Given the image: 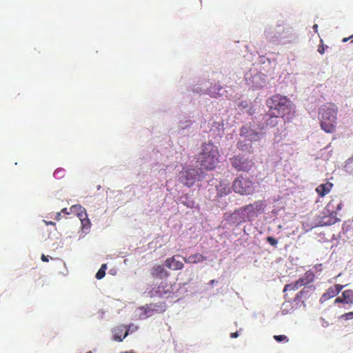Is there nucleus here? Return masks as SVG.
Segmentation results:
<instances>
[{
	"label": "nucleus",
	"mask_w": 353,
	"mask_h": 353,
	"mask_svg": "<svg viewBox=\"0 0 353 353\" xmlns=\"http://www.w3.org/2000/svg\"><path fill=\"white\" fill-rule=\"evenodd\" d=\"M320 42H321V43L318 47V52L320 54H323L325 52V47L323 45V41L322 39L320 40Z\"/></svg>",
	"instance_id": "7c9ffc66"
},
{
	"label": "nucleus",
	"mask_w": 353,
	"mask_h": 353,
	"mask_svg": "<svg viewBox=\"0 0 353 353\" xmlns=\"http://www.w3.org/2000/svg\"><path fill=\"white\" fill-rule=\"evenodd\" d=\"M301 287L302 286L300 284L299 281L297 280L294 283H291L285 285L283 289V292H285L287 291H295Z\"/></svg>",
	"instance_id": "5701e85b"
},
{
	"label": "nucleus",
	"mask_w": 353,
	"mask_h": 353,
	"mask_svg": "<svg viewBox=\"0 0 353 353\" xmlns=\"http://www.w3.org/2000/svg\"><path fill=\"white\" fill-rule=\"evenodd\" d=\"M232 166L238 172H248L254 166L252 159L244 155H237L230 159Z\"/></svg>",
	"instance_id": "423d86ee"
},
{
	"label": "nucleus",
	"mask_w": 353,
	"mask_h": 353,
	"mask_svg": "<svg viewBox=\"0 0 353 353\" xmlns=\"http://www.w3.org/2000/svg\"><path fill=\"white\" fill-rule=\"evenodd\" d=\"M114 341L121 342L129 334V328H127L125 325H121L116 327L113 330Z\"/></svg>",
	"instance_id": "9b49d317"
},
{
	"label": "nucleus",
	"mask_w": 353,
	"mask_h": 353,
	"mask_svg": "<svg viewBox=\"0 0 353 353\" xmlns=\"http://www.w3.org/2000/svg\"><path fill=\"white\" fill-rule=\"evenodd\" d=\"M150 274L154 279H166L169 276V272L162 265H155L150 270Z\"/></svg>",
	"instance_id": "9d476101"
},
{
	"label": "nucleus",
	"mask_w": 353,
	"mask_h": 353,
	"mask_svg": "<svg viewBox=\"0 0 353 353\" xmlns=\"http://www.w3.org/2000/svg\"><path fill=\"white\" fill-rule=\"evenodd\" d=\"M276 32L278 35H275L276 40L278 39H288L291 41L293 37V34L290 28H285L283 26L279 25L276 28Z\"/></svg>",
	"instance_id": "f8f14e48"
},
{
	"label": "nucleus",
	"mask_w": 353,
	"mask_h": 353,
	"mask_svg": "<svg viewBox=\"0 0 353 353\" xmlns=\"http://www.w3.org/2000/svg\"><path fill=\"white\" fill-rule=\"evenodd\" d=\"M70 210L71 214H76L79 219L82 218H85V215H87L86 211L84 208L79 205H74L70 208Z\"/></svg>",
	"instance_id": "aec40b11"
},
{
	"label": "nucleus",
	"mask_w": 353,
	"mask_h": 353,
	"mask_svg": "<svg viewBox=\"0 0 353 353\" xmlns=\"http://www.w3.org/2000/svg\"><path fill=\"white\" fill-rule=\"evenodd\" d=\"M279 115L266 114L264 116L263 119L265 121L266 127L274 128L279 123Z\"/></svg>",
	"instance_id": "6ab92c4d"
},
{
	"label": "nucleus",
	"mask_w": 353,
	"mask_h": 353,
	"mask_svg": "<svg viewBox=\"0 0 353 353\" xmlns=\"http://www.w3.org/2000/svg\"><path fill=\"white\" fill-rule=\"evenodd\" d=\"M148 309L149 310L148 312H150V310H154V306L153 305H151L147 307L145 310H148ZM146 312L148 313V310H146Z\"/></svg>",
	"instance_id": "ea45409f"
},
{
	"label": "nucleus",
	"mask_w": 353,
	"mask_h": 353,
	"mask_svg": "<svg viewBox=\"0 0 353 353\" xmlns=\"http://www.w3.org/2000/svg\"><path fill=\"white\" fill-rule=\"evenodd\" d=\"M334 202H335L334 200H332L331 201H330L328 203V204L327 205V208H334Z\"/></svg>",
	"instance_id": "c9c22d12"
},
{
	"label": "nucleus",
	"mask_w": 353,
	"mask_h": 353,
	"mask_svg": "<svg viewBox=\"0 0 353 353\" xmlns=\"http://www.w3.org/2000/svg\"><path fill=\"white\" fill-rule=\"evenodd\" d=\"M61 213H64V214H71V212H68L67 208H63L61 210V211L60 212Z\"/></svg>",
	"instance_id": "58836bf2"
},
{
	"label": "nucleus",
	"mask_w": 353,
	"mask_h": 353,
	"mask_svg": "<svg viewBox=\"0 0 353 353\" xmlns=\"http://www.w3.org/2000/svg\"><path fill=\"white\" fill-rule=\"evenodd\" d=\"M183 259L186 263H199L205 261L207 258L201 254L196 253L188 257H183Z\"/></svg>",
	"instance_id": "dca6fc26"
},
{
	"label": "nucleus",
	"mask_w": 353,
	"mask_h": 353,
	"mask_svg": "<svg viewBox=\"0 0 353 353\" xmlns=\"http://www.w3.org/2000/svg\"><path fill=\"white\" fill-rule=\"evenodd\" d=\"M266 205L264 201L259 200L239 208L236 212L241 215L244 221H251L254 217L263 212Z\"/></svg>",
	"instance_id": "20e7f679"
},
{
	"label": "nucleus",
	"mask_w": 353,
	"mask_h": 353,
	"mask_svg": "<svg viewBox=\"0 0 353 353\" xmlns=\"http://www.w3.org/2000/svg\"><path fill=\"white\" fill-rule=\"evenodd\" d=\"M274 339L278 342L288 341V337L285 335H274Z\"/></svg>",
	"instance_id": "bb28decb"
},
{
	"label": "nucleus",
	"mask_w": 353,
	"mask_h": 353,
	"mask_svg": "<svg viewBox=\"0 0 353 353\" xmlns=\"http://www.w3.org/2000/svg\"><path fill=\"white\" fill-rule=\"evenodd\" d=\"M321 264H319L317 265H315L314 268L316 269L317 270H321Z\"/></svg>",
	"instance_id": "37998d69"
},
{
	"label": "nucleus",
	"mask_w": 353,
	"mask_h": 353,
	"mask_svg": "<svg viewBox=\"0 0 353 353\" xmlns=\"http://www.w3.org/2000/svg\"><path fill=\"white\" fill-rule=\"evenodd\" d=\"M232 188L236 193L241 195H249L254 192V183L249 178L239 176L232 183Z\"/></svg>",
	"instance_id": "39448f33"
},
{
	"label": "nucleus",
	"mask_w": 353,
	"mask_h": 353,
	"mask_svg": "<svg viewBox=\"0 0 353 353\" xmlns=\"http://www.w3.org/2000/svg\"><path fill=\"white\" fill-rule=\"evenodd\" d=\"M81 221L82 227L83 229H89L90 227V220L88 219V215H85V218L79 219Z\"/></svg>",
	"instance_id": "393cba45"
},
{
	"label": "nucleus",
	"mask_w": 353,
	"mask_h": 353,
	"mask_svg": "<svg viewBox=\"0 0 353 353\" xmlns=\"http://www.w3.org/2000/svg\"><path fill=\"white\" fill-rule=\"evenodd\" d=\"M221 90H222V87L221 86H219V85H214L210 87L208 89V94L212 97L216 98V97H219L221 95L219 92Z\"/></svg>",
	"instance_id": "4be33fe9"
},
{
	"label": "nucleus",
	"mask_w": 353,
	"mask_h": 353,
	"mask_svg": "<svg viewBox=\"0 0 353 353\" xmlns=\"http://www.w3.org/2000/svg\"><path fill=\"white\" fill-rule=\"evenodd\" d=\"M185 201H183V205L190 208H194L195 202L193 200L188 199V196H185Z\"/></svg>",
	"instance_id": "a878e982"
},
{
	"label": "nucleus",
	"mask_w": 353,
	"mask_h": 353,
	"mask_svg": "<svg viewBox=\"0 0 353 353\" xmlns=\"http://www.w3.org/2000/svg\"><path fill=\"white\" fill-rule=\"evenodd\" d=\"M236 147L238 149H239L240 150H243V151L245 150L248 148L247 145L245 143H244V142L242 141H239L237 142Z\"/></svg>",
	"instance_id": "cd10ccee"
},
{
	"label": "nucleus",
	"mask_w": 353,
	"mask_h": 353,
	"mask_svg": "<svg viewBox=\"0 0 353 353\" xmlns=\"http://www.w3.org/2000/svg\"><path fill=\"white\" fill-rule=\"evenodd\" d=\"M105 272H104V270H99L98 272H97L95 276L97 279H101L105 276Z\"/></svg>",
	"instance_id": "2f4dec72"
},
{
	"label": "nucleus",
	"mask_w": 353,
	"mask_h": 353,
	"mask_svg": "<svg viewBox=\"0 0 353 353\" xmlns=\"http://www.w3.org/2000/svg\"><path fill=\"white\" fill-rule=\"evenodd\" d=\"M341 319H343L345 320H350L353 319V312H349L347 313H345L344 314L341 315Z\"/></svg>",
	"instance_id": "c756f323"
},
{
	"label": "nucleus",
	"mask_w": 353,
	"mask_h": 353,
	"mask_svg": "<svg viewBox=\"0 0 353 353\" xmlns=\"http://www.w3.org/2000/svg\"><path fill=\"white\" fill-rule=\"evenodd\" d=\"M61 214V212H58V213L57 214V220H59V219H60Z\"/></svg>",
	"instance_id": "a18cd8bd"
},
{
	"label": "nucleus",
	"mask_w": 353,
	"mask_h": 353,
	"mask_svg": "<svg viewBox=\"0 0 353 353\" xmlns=\"http://www.w3.org/2000/svg\"><path fill=\"white\" fill-rule=\"evenodd\" d=\"M41 260L43 261V262H48L49 259H48V256H45L44 254H42L41 256Z\"/></svg>",
	"instance_id": "e433bc0d"
},
{
	"label": "nucleus",
	"mask_w": 353,
	"mask_h": 353,
	"mask_svg": "<svg viewBox=\"0 0 353 353\" xmlns=\"http://www.w3.org/2000/svg\"><path fill=\"white\" fill-rule=\"evenodd\" d=\"M339 294L333 287L329 288L327 291L323 294L322 298L324 300H327L329 299L333 298Z\"/></svg>",
	"instance_id": "b1692460"
},
{
	"label": "nucleus",
	"mask_w": 353,
	"mask_h": 353,
	"mask_svg": "<svg viewBox=\"0 0 353 353\" xmlns=\"http://www.w3.org/2000/svg\"><path fill=\"white\" fill-rule=\"evenodd\" d=\"M217 195L219 197H222L228 194L230 192V188L228 185L220 183L216 187Z\"/></svg>",
	"instance_id": "412c9836"
},
{
	"label": "nucleus",
	"mask_w": 353,
	"mask_h": 353,
	"mask_svg": "<svg viewBox=\"0 0 353 353\" xmlns=\"http://www.w3.org/2000/svg\"><path fill=\"white\" fill-rule=\"evenodd\" d=\"M338 221L336 212H332L328 216H323L321 218V223L323 225H331L336 223Z\"/></svg>",
	"instance_id": "a211bd4d"
},
{
	"label": "nucleus",
	"mask_w": 353,
	"mask_h": 353,
	"mask_svg": "<svg viewBox=\"0 0 353 353\" xmlns=\"http://www.w3.org/2000/svg\"><path fill=\"white\" fill-rule=\"evenodd\" d=\"M219 150L216 145L212 142L203 143L198 154L197 163L201 169L212 170L219 163Z\"/></svg>",
	"instance_id": "f03ea898"
},
{
	"label": "nucleus",
	"mask_w": 353,
	"mask_h": 353,
	"mask_svg": "<svg viewBox=\"0 0 353 353\" xmlns=\"http://www.w3.org/2000/svg\"><path fill=\"white\" fill-rule=\"evenodd\" d=\"M332 186L333 184L330 182H327L324 184H321L316 188V192H317L319 196L323 197L331 191Z\"/></svg>",
	"instance_id": "f3484780"
},
{
	"label": "nucleus",
	"mask_w": 353,
	"mask_h": 353,
	"mask_svg": "<svg viewBox=\"0 0 353 353\" xmlns=\"http://www.w3.org/2000/svg\"><path fill=\"white\" fill-rule=\"evenodd\" d=\"M239 336V333L238 332H232L230 334V337L231 338H236Z\"/></svg>",
	"instance_id": "4c0bfd02"
},
{
	"label": "nucleus",
	"mask_w": 353,
	"mask_h": 353,
	"mask_svg": "<svg viewBox=\"0 0 353 353\" xmlns=\"http://www.w3.org/2000/svg\"><path fill=\"white\" fill-rule=\"evenodd\" d=\"M338 112V107L333 103H326L319 109L320 126L325 132L332 134L336 131Z\"/></svg>",
	"instance_id": "7ed1b4c3"
},
{
	"label": "nucleus",
	"mask_w": 353,
	"mask_h": 353,
	"mask_svg": "<svg viewBox=\"0 0 353 353\" xmlns=\"http://www.w3.org/2000/svg\"><path fill=\"white\" fill-rule=\"evenodd\" d=\"M267 242H268L272 246H276L278 241L276 239L272 236H268L266 239Z\"/></svg>",
	"instance_id": "c85d7f7f"
},
{
	"label": "nucleus",
	"mask_w": 353,
	"mask_h": 353,
	"mask_svg": "<svg viewBox=\"0 0 353 353\" xmlns=\"http://www.w3.org/2000/svg\"><path fill=\"white\" fill-rule=\"evenodd\" d=\"M352 294H353V292L350 290L343 291L342 292L341 296H338L334 300V303H345L352 304L353 303Z\"/></svg>",
	"instance_id": "4468645a"
},
{
	"label": "nucleus",
	"mask_w": 353,
	"mask_h": 353,
	"mask_svg": "<svg viewBox=\"0 0 353 353\" xmlns=\"http://www.w3.org/2000/svg\"><path fill=\"white\" fill-rule=\"evenodd\" d=\"M343 203L341 201H339V203H336V210L335 211L336 212V211H339L342 209V207H343Z\"/></svg>",
	"instance_id": "72a5a7b5"
},
{
	"label": "nucleus",
	"mask_w": 353,
	"mask_h": 353,
	"mask_svg": "<svg viewBox=\"0 0 353 353\" xmlns=\"http://www.w3.org/2000/svg\"><path fill=\"white\" fill-rule=\"evenodd\" d=\"M344 287L345 285L341 284H336L334 286H333L334 290H336L338 294L343 290Z\"/></svg>",
	"instance_id": "473e14b6"
},
{
	"label": "nucleus",
	"mask_w": 353,
	"mask_h": 353,
	"mask_svg": "<svg viewBox=\"0 0 353 353\" xmlns=\"http://www.w3.org/2000/svg\"><path fill=\"white\" fill-rule=\"evenodd\" d=\"M164 264L166 268L172 270H181L184 268L183 263L176 260L175 256L166 259Z\"/></svg>",
	"instance_id": "ddd939ff"
},
{
	"label": "nucleus",
	"mask_w": 353,
	"mask_h": 353,
	"mask_svg": "<svg viewBox=\"0 0 353 353\" xmlns=\"http://www.w3.org/2000/svg\"><path fill=\"white\" fill-rule=\"evenodd\" d=\"M172 292L171 286L165 282H161L157 288H153L149 292L150 296H163L170 295Z\"/></svg>",
	"instance_id": "1a4fd4ad"
},
{
	"label": "nucleus",
	"mask_w": 353,
	"mask_h": 353,
	"mask_svg": "<svg viewBox=\"0 0 353 353\" xmlns=\"http://www.w3.org/2000/svg\"><path fill=\"white\" fill-rule=\"evenodd\" d=\"M85 353H92V352L91 351H88V352H87Z\"/></svg>",
	"instance_id": "49530a36"
},
{
	"label": "nucleus",
	"mask_w": 353,
	"mask_h": 353,
	"mask_svg": "<svg viewBox=\"0 0 353 353\" xmlns=\"http://www.w3.org/2000/svg\"><path fill=\"white\" fill-rule=\"evenodd\" d=\"M106 269H107V265L106 264H103L101 266L99 270H104V272H105Z\"/></svg>",
	"instance_id": "a19ab883"
},
{
	"label": "nucleus",
	"mask_w": 353,
	"mask_h": 353,
	"mask_svg": "<svg viewBox=\"0 0 353 353\" xmlns=\"http://www.w3.org/2000/svg\"><path fill=\"white\" fill-rule=\"evenodd\" d=\"M312 28H313L314 30L316 32H318V25H317V24H314V25L313 26V27H312Z\"/></svg>",
	"instance_id": "79ce46f5"
},
{
	"label": "nucleus",
	"mask_w": 353,
	"mask_h": 353,
	"mask_svg": "<svg viewBox=\"0 0 353 353\" xmlns=\"http://www.w3.org/2000/svg\"><path fill=\"white\" fill-rule=\"evenodd\" d=\"M240 135L251 142L256 141L259 139V133L253 130L250 124H245L242 126L240 130Z\"/></svg>",
	"instance_id": "6e6552de"
},
{
	"label": "nucleus",
	"mask_w": 353,
	"mask_h": 353,
	"mask_svg": "<svg viewBox=\"0 0 353 353\" xmlns=\"http://www.w3.org/2000/svg\"><path fill=\"white\" fill-rule=\"evenodd\" d=\"M45 223H46V225H54L55 224V223H54V222H52V221H49V222H48V221H45Z\"/></svg>",
	"instance_id": "c03bdc74"
},
{
	"label": "nucleus",
	"mask_w": 353,
	"mask_h": 353,
	"mask_svg": "<svg viewBox=\"0 0 353 353\" xmlns=\"http://www.w3.org/2000/svg\"><path fill=\"white\" fill-rule=\"evenodd\" d=\"M352 40V42L353 41V34L350 36L349 37H345L342 39V42L345 43L349 40Z\"/></svg>",
	"instance_id": "f704fd0d"
},
{
	"label": "nucleus",
	"mask_w": 353,
	"mask_h": 353,
	"mask_svg": "<svg viewBox=\"0 0 353 353\" xmlns=\"http://www.w3.org/2000/svg\"><path fill=\"white\" fill-rule=\"evenodd\" d=\"M266 105L270 110H275L278 115L288 121L295 112L293 103L286 97L279 94L269 97L266 100Z\"/></svg>",
	"instance_id": "f257e3e1"
},
{
	"label": "nucleus",
	"mask_w": 353,
	"mask_h": 353,
	"mask_svg": "<svg viewBox=\"0 0 353 353\" xmlns=\"http://www.w3.org/2000/svg\"><path fill=\"white\" fill-rule=\"evenodd\" d=\"M198 175L199 172L196 169H188L180 172L179 181L188 187H191L194 184Z\"/></svg>",
	"instance_id": "0eeeda50"
},
{
	"label": "nucleus",
	"mask_w": 353,
	"mask_h": 353,
	"mask_svg": "<svg viewBox=\"0 0 353 353\" xmlns=\"http://www.w3.org/2000/svg\"><path fill=\"white\" fill-rule=\"evenodd\" d=\"M315 275L312 270L307 271L298 281L301 286L312 283L314 281Z\"/></svg>",
	"instance_id": "2eb2a0df"
}]
</instances>
